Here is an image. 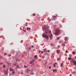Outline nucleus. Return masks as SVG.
Returning <instances> with one entry per match:
<instances>
[{
    "label": "nucleus",
    "mask_w": 76,
    "mask_h": 76,
    "mask_svg": "<svg viewBox=\"0 0 76 76\" xmlns=\"http://www.w3.org/2000/svg\"><path fill=\"white\" fill-rule=\"evenodd\" d=\"M43 30L44 31H45V33H44L42 34V37L43 38H46L47 39H48V37L47 35L45 34H48V28L46 27H45L43 28Z\"/></svg>",
    "instance_id": "1"
},
{
    "label": "nucleus",
    "mask_w": 76,
    "mask_h": 76,
    "mask_svg": "<svg viewBox=\"0 0 76 76\" xmlns=\"http://www.w3.org/2000/svg\"><path fill=\"white\" fill-rule=\"evenodd\" d=\"M0 64L1 65H2V64H3V63H0Z\"/></svg>",
    "instance_id": "40"
},
{
    "label": "nucleus",
    "mask_w": 76,
    "mask_h": 76,
    "mask_svg": "<svg viewBox=\"0 0 76 76\" xmlns=\"http://www.w3.org/2000/svg\"><path fill=\"white\" fill-rule=\"evenodd\" d=\"M10 75H11V74H10Z\"/></svg>",
    "instance_id": "58"
},
{
    "label": "nucleus",
    "mask_w": 76,
    "mask_h": 76,
    "mask_svg": "<svg viewBox=\"0 0 76 76\" xmlns=\"http://www.w3.org/2000/svg\"><path fill=\"white\" fill-rule=\"evenodd\" d=\"M21 73L22 75H23V73L22 72H21Z\"/></svg>",
    "instance_id": "39"
},
{
    "label": "nucleus",
    "mask_w": 76,
    "mask_h": 76,
    "mask_svg": "<svg viewBox=\"0 0 76 76\" xmlns=\"http://www.w3.org/2000/svg\"><path fill=\"white\" fill-rule=\"evenodd\" d=\"M53 66H54V67H56V65H55V64H53Z\"/></svg>",
    "instance_id": "37"
},
{
    "label": "nucleus",
    "mask_w": 76,
    "mask_h": 76,
    "mask_svg": "<svg viewBox=\"0 0 76 76\" xmlns=\"http://www.w3.org/2000/svg\"><path fill=\"white\" fill-rule=\"evenodd\" d=\"M55 71H56V72H57V70L55 69Z\"/></svg>",
    "instance_id": "49"
},
{
    "label": "nucleus",
    "mask_w": 76,
    "mask_h": 76,
    "mask_svg": "<svg viewBox=\"0 0 76 76\" xmlns=\"http://www.w3.org/2000/svg\"><path fill=\"white\" fill-rule=\"evenodd\" d=\"M57 18V17H56V16H55L54 15L53 16V19H56L57 18Z\"/></svg>",
    "instance_id": "6"
},
{
    "label": "nucleus",
    "mask_w": 76,
    "mask_h": 76,
    "mask_svg": "<svg viewBox=\"0 0 76 76\" xmlns=\"http://www.w3.org/2000/svg\"><path fill=\"white\" fill-rule=\"evenodd\" d=\"M37 57V55H36L35 56H34V58H36V57Z\"/></svg>",
    "instance_id": "26"
},
{
    "label": "nucleus",
    "mask_w": 76,
    "mask_h": 76,
    "mask_svg": "<svg viewBox=\"0 0 76 76\" xmlns=\"http://www.w3.org/2000/svg\"><path fill=\"white\" fill-rule=\"evenodd\" d=\"M17 66L16 67H17L18 69H20V68H19V65H16Z\"/></svg>",
    "instance_id": "16"
},
{
    "label": "nucleus",
    "mask_w": 76,
    "mask_h": 76,
    "mask_svg": "<svg viewBox=\"0 0 76 76\" xmlns=\"http://www.w3.org/2000/svg\"><path fill=\"white\" fill-rule=\"evenodd\" d=\"M64 40H65V41H67V37H65Z\"/></svg>",
    "instance_id": "10"
},
{
    "label": "nucleus",
    "mask_w": 76,
    "mask_h": 76,
    "mask_svg": "<svg viewBox=\"0 0 76 76\" xmlns=\"http://www.w3.org/2000/svg\"><path fill=\"white\" fill-rule=\"evenodd\" d=\"M26 72H27V73H29V72H28V70H26Z\"/></svg>",
    "instance_id": "28"
},
{
    "label": "nucleus",
    "mask_w": 76,
    "mask_h": 76,
    "mask_svg": "<svg viewBox=\"0 0 76 76\" xmlns=\"http://www.w3.org/2000/svg\"><path fill=\"white\" fill-rule=\"evenodd\" d=\"M4 72H6V71H5V70H4Z\"/></svg>",
    "instance_id": "46"
},
{
    "label": "nucleus",
    "mask_w": 76,
    "mask_h": 76,
    "mask_svg": "<svg viewBox=\"0 0 76 76\" xmlns=\"http://www.w3.org/2000/svg\"><path fill=\"white\" fill-rule=\"evenodd\" d=\"M65 43H66V44H67V42H64Z\"/></svg>",
    "instance_id": "48"
},
{
    "label": "nucleus",
    "mask_w": 76,
    "mask_h": 76,
    "mask_svg": "<svg viewBox=\"0 0 76 76\" xmlns=\"http://www.w3.org/2000/svg\"><path fill=\"white\" fill-rule=\"evenodd\" d=\"M49 37L50 39H53V34H51L49 36Z\"/></svg>",
    "instance_id": "5"
},
{
    "label": "nucleus",
    "mask_w": 76,
    "mask_h": 76,
    "mask_svg": "<svg viewBox=\"0 0 76 76\" xmlns=\"http://www.w3.org/2000/svg\"><path fill=\"white\" fill-rule=\"evenodd\" d=\"M31 73H30V75H34V73L32 72V69H31Z\"/></svg>",
    "instance_id": "4"
},
{
    "label": "nucleus",
    "mask_w": 76,
    "mask_h": 76,
    "mask_svg": "<svg viewBox=\"0 0 76 76\" xmlns=\"http://www.w3.org/2000/svg\"><path fill=\"white\" fill-rule=\"evenodd\" d=\"M60 39V37H58L57 38V40H58V39Z\"/></svg>",
    "instance_id": "19"
},
{
    "label": "nucleus",
    "mask_w": 76,
    "mask_h": 76,
    "mask_svg": "<svg viewBox=\"0 0 76 76\" xmlns=\"http://www.w3.org/2000/svg\"><path fill=\"white\" fill-rule=\"evenodd\" d=\"M12 74H13V75H15V72L13 71L12 72Z\"/></svg>",
    "instance_id": "11"
},
{
    "label": "nucleus",
    "mask_w": 76,
    "mask_h": 76,
    "mask_svg": "<svg viewBox=\"0 0 76 76\" xmlns=\"http://www.w3.org/2000/svg\"><path fill=\"white\" fill-rule=\"evenodd\" d=\"M35 59H33V60H32V61L33 62V61H35Z\"/></svg>",
    "instance_id": "43"
},
{
    "label": "nucleus",
    "mask_w": 76,
    "mask_h": 76,
    "mask_svg": "<svg viewBox=\"0 0 76 76\" xmlns=\"http://www.w3.org/2000/svg\"><path fill=\"white\" fill-rule=\"evenodd\" d=\"M16 64H14V66H16Z\"/></svg>",
    "instance_id": "32"
},
{
    "label": "nucleus",
    "mask_w": 76,
    "mask_h": 76,
    "mask_svg": "<svg viewBox=\"0 0 76 76\" xmlns=\"http://www.w3.org/2000/svg\"><path fill=\"white\" fill-rule=\"evenodd\" d=\"M43 50H44V51L45 52L47 53V49H44Z\"/></svg>",
    "instance_id": "9"
},
{
    "label": "nucleus",
    "mask_w": 76,
    "mask_h": 76,
    "mask_svg": "<svg viewBox=\"0 0 76 76\" xmlns=\"http://www.w3.org/2000/svg\"><path fill=\"white\" fill-rule=\"evenodd\" d=\"M69 56L70 57H72V55H69Z\"/></svg>",
    "instance_id": "31"
},
{
    "label": "nucleus",
    "mask_w": 76,
    "mask_h": 76,
    "mask_svg": "<svg viewBox=\"0 0 76 76\" xmlns=\"http://www.w3.org/2000/svg\"><path fill=\"white\" fill-rule=\"evenodd\" d=\"M30 29H31V28H28V27L27 28V30H30Z\"/></svg>",
    "instance_id": "17"
},
{
    "label": "nucleus",
    "mask_w": 76,
    "mask_h": 76,
    "mask_svg": "<svg viewBox=\"0 0 76 76\" xmlns=\"http://www.w3.org/2000/svg\"><path fill=\"white\" fill-rule=\"evenodd\" d=\"M72 62L74 63V64L76 65V60H75L73 59L72 61Z\"/></svg>",
    "instance_id": "3"
},
{
    "label": "nucleus",
    "mask_w": 76,
    "mask_h": 76,
    "mask_svg": "<svg viewBox=\"0 0 76 76\" xmlns=\"http://www.w3.org/2000/svg\"><path fill=\"white\" fill-rule=\"evenodd\" d=\"M24 67L25 68H26V66H24Z\"/></svg>",
    "instance_id": "45"
},
{
    "label": "nucleus",
    "mask_w": 76,
    "mask_h": 76,
    "mask_svg": "<svg viewBox=\"0 0 76 76\" xmlns=\"http://www.w3.org/2000/svg\"><path fill=\"white\" fill-rule=\"evenodd\" d=\"M60 60V58H58V59H57V60L58 61V60Z\"/></svg>",
    "instance_id": "35"
},
{
    "label": "nucleus",
    "mask_w": 76,
    "mask_h": 76,
    "mask_svg": "<svg viewBox=\"0 0 76 76\" xmlns=\"http://www.w3.org/2000/svg\"><path fill=\"white\" fill-rule=\"evenodd\" d=\"M49 34H50L51 32V31L50 30H49Z\"/></svg>",
    "instance_id": "29"
},
{
    "label": "nucleus",
    "mask_w": 76,
    "mask_h": 76,
    "mask_svg": "<svg viewBox=\"0 0 76 76\" xmlns=\"http://www.w3.org/2000/svg\"><path fill=\"white\" fill-rule=\"evenodd\" d=\"M66 53H68V51L67 50H66Z\"/></svg>",
    "instance_id": "30"
},
{
    "label": "nucleus",
    "mask_w": 76,
    "mask_h": 76,
    "mask_svg": "<svg viewBox=\"0 0 76 76\" xmlns=\"http://www.w3.org/2000/svg\"><path fill=\"white\" fill-rule=\"evenodd\" d=\"M75 58L76 59V56L75 57Z\"/></svg>",
    "instance_id": "59"
},
{
    "label": "nucleus",
    "mask_w": 76,
    "mask_h": 76,
    "mask_svg": "<svg viewBox=\"0 0 76 76\" xmlns=\"http://www.w3.org/2000/svg\"><path fill=\"white\" fill-rule=\"evenodd\" d=\"M11 56V54H9L8 55L9 57H10V56Z\"/></svg>",
    "instance_id": "25"
},
{
    "label": "nucleus",
    "mask_w": 76,
    "mask_h": 76,
    "mask_svg": "<svg viewBox=\"0 0 76 76\" xmlns=\"http://www.w3.org/2000/svg\"><path fill=\"white\" fill-rule=\"evenodd\" d=\"M4 74L6 75V72H4Z\"/></svg>",
    "instance_id": "44"
},
{
    "label": "nucleus",
    "mask_w": 76,
    "mask_h": 76,
    "mask_svg": "<svg viewBox=\"0 0 76 76\" xmlns=\"http://www.w3.org/2000/svg\"><path fill=\"white\" fill-rule=\"evenodd\" d=\"M9 70V69H7V72H8V71Z\"/></svg>",
    "instance_id": "34"
},
{
    "label": "nucleus",
    "mask_w": 76,
    "mask_h": 76,
    "mask_svg": "<svg viewBox=\"0 0 76 76\" xmlns=\"http://www.w3.org/2000/svg\"><path fill=\"white\" fill-rule=\"evenodd\" d=\"M41 52V51H39V53H40Z\"/></svg>",
    "instance_id": "52"
},
{
    "label": "nucleus",
    "mask_w": 76,
    "mask_h": 76,
    "mask_svg": "<svg viewBox=\"0 0 76 76\" xmlns=\"http://www.w3.org/2000/svg\"><path fill=\"white\" fill-rule=\"evenodd\" d=\"M27 70L28 71V72H30L31 71L30 70H29V69H27Z\"/></svg>",
    "instance_id": "21"
},
{
    "label": "nucleus",
    "mask_w": 76,
    "mask_h": 76,
    "mask_svg": "<svg viewBox=\"0 0 76 76\" xmlns=\"http://www.w3.org/2000/svg\"><path fill=\"white\" fill-rule=\"evenodd\" d=\"M12 52H15V51H12Z\"/></svg>",
    "instance_id": "57"
},
{
    "label": "nucleus",
    "mask_w": 76,
    "mask_h": 76,
    "mask_svg": "<svg viewBox=\"0 0 76 76\" xmlns=\"http://www.w3.org/2000/svg\"><path fill=\"white\" fill-rule=\"evenodd\" d=\"M42 53H43V51L42 52Z\"/></svg>",
    "instance_id": "54"
},
{
    "label": "nucleus",
    "mask_w": 76,
    "mask_h": 76,
    "mask_svg": "<svg viewBox=\"0 0 76 76\" xmlns=\"http://www.w3.org/2000/svg\"><path fill=\"white\" fill-rule=\"evenodd\" d=\"M62 46L65 47V44L64 43H62Z\"/></svg>",
    "instance_id": "12"
},
{
    "label": "nucleus",
    "mask_w": 76,
    "mask_h": 76,
    "mask_svg": "<svg viewBox=\"0 0 76 76\" xmlns=\"http://www.w3.org/2000/svg\"><path fill=\"white\" fill-rule=\"evenodd\" d=\"M43 58H45V56H42Z\"/></svg>",
    "instance_id": "27"
},
{
    "label": "nucleus",
    "mask_w": 76,
    "mask_h": 76,
    "mask_svg": "<svg viewBox=\"0 0 76 76\" xmlns=\"http://www.w3.org/2000/svg\"><path fill=\"white\" fill-rule=\"evenodd\" d=\"M30 49H31V48H29V50H30Z\"/></svg>",
    "instance_id": "55"
},
{
    "label": "nucleus",
    "mask_w": 76,
    "mask_h": 76,
    "mask_svg": "<svg viewBox=\"0 0 76 76\" xmlns=\"http://www.w3.org/2000/svg\"><path fill=\"white\" fill-rule=\"evenodd\" d=\"M6 67V65H3V68H5Z\"/></svg>",
    "instance_id": "14"
},
{
    "label": "nucleus",
    "mask_w": 76,
    "mask_h": 76,
    "mask_svg": "<svg viewBox=\"0 0 76 76\" xmlns=\"http://www.w3.org/2000/svg\"><path fill=\"white\" fill-rule=\"evenodd\" d=\"M49 69H51V66H49Z\"/></svg>",
    "instance_id": "38"
},
{
    "label": "nucleus",
    "mask_w": 76,
    "mask_h": 76,
    "mask_svg": "<svg viewBox=\"0 0 76 76\" xmlns=\"http://www.w3.org/2000/svg\"><path fill=\"white\" fill-rule=\"evenodd\" d=\"M75 53H76V52H73V54H75Z\"/></svg>",
    "instance_id": "23"
},
{
    "label": "nucleus",
    "mask_w": 76,
    "mask_h": 76,
    "mask_svg": "<svg viewBox=\"0 0 76 76\" xmlns=\"http://www.w3.org/2000/svg\"><path fill=\"white\" fill-rule=\"evenodd\" d=\"M35 15H36V14H35V13H34L33 14V16H35Z\"/></svg>",
    "instance_id": "20"
},
{
    "label": "nucleus",
    "mask_w": 76,
    "mask_h": 76,
    "mask_svg": "<svg viewBox=\"0 0 76 76\" xmlns=\"http://www.w3.org/2000/svg\"><path fill=\"white\" fill-rule=\"evenodd\" d=\"M60 66V67H62V65H61Z\"/></svg>",
    "instance_id": "53"
},
{
    "label": "nucleus",
    "mask_w": 76,
    "mask_h": 76,
    "mask_svg": "<svg viewBox=\"0 0 76 76\" xmlns=\"http://www.w3.org/2000/svg\"><path fill=\"white\" fill-rule=\"evenodd\" d=\"M47 51H48V53L50 52V50H48Z\"/></svg>",
    "instance_id": "41"
},
{
    "label": "nucleus",
    "mask_w": 76,
    "mask_h": 76,
    "mask_svg": "<svg viewBox=\"0 0 76 76\" xmlns=\"http://www.w3.org/2000/svg\"><path fill=\"white\" fill-rule=\"evenodd\" d=\"M32 63H33V61H31L30 62V64H32Z\"/></svg>",
    "instance_id": "15"
},
{
    "label": "nucleus",
    "mask_w": 76,
    "mask_h": 76,
    "mask_svg": "<svg viewBox=\"0 0 76 76\" xmlns=\"http://www.w3.org/2000/svg\"><path fill=\"white\" fill-rule=\"evenodd\" d=\"M31 47H32V48H34V46L33 45H32L31 46Z\"/></svg>",
    "instance_id": "42"
},
{
    "label": "nucleus",
    "mask_w": 76,
    "mask_h": 76,
    "mask_svg": "<svg viewBox=\"0 0 76 76\" xmlns=\"http://www.w3.org/2000/svg\"><path fill=\"white\" fill-rule=\"evenodd\" d=\"M57 63H55V64H57Z\"/></svg>",
    "instance_id": "56"
},
{
    "label": "nucleus",
    "mask_w": 76,
    "mask_h": 76,
    "mask_svg": "<svg viewBox=\"0 0 76 76\" xmlns=\"http://www.w3.org/2000/svg\"><path fill=\"white\" fill-rule=\"evenodd\" d=\"M45 61H46V62L45 63V64H46L47 63V60H45Z\"/></svg>",
    "instance_id": "22"
},
{
    "label": "nucleus",
    "mask_w": 76,
    "mask_h": 76,
    "mask_svg": "<svg viewBox=\"0 0 76 76\" xmlns=\"http://www.w3.org/2000/svg\"><path fill=\"white\" fill-rule=\"evenodd\" d=\"M72 57H70L68 58V60H72Z\"/></svg>",
    "instance_id": "13"
},
{
    "label": "nucleus",
    "mask_w": 76,
    "mask_h": 76,
    "mask_svg": "<svg viewBox=\"0 0 76 76\" xmlns=\"http://www.w3.org/2000/svg\"><path fill=\"white\" fill-rule=\"evenodd\" d=\"M60 33V30L59 29H56L54 34L55 35H59Z\"/></svg>",
    "instance_id": "2"
},
{
    "label": "nucleus",
    "mask_w": 76,
    "mask_h": 76,
    "mask_svg": "<svg viewBox=\"0 0 76 76\" xmlns=\"http://www.w3.org/2000/svg\"><path fill=\"white\" fill-rule=\"evenodd\" d=\"M55 71V70H53V72H54V71Z\"/></svg>",
    "instance_id": "47"
},
{
    "label": "nucleus",
    "mask_w": 76,
    "mask_h": 76,
    "mask_svg": "<svg viewBox=\"0 0 76 76\" xmlns=\"http://www.w3.org/2000/svg\"><path fill=\"white\" fill-rule=\"evenodd\" d=\"M60 51L59 50H58L57 51V54H59L60 53Z\"/></svg>",
    "instance_id": "7"
},
{
    "label": "nucleus",
    "mask_w": 76,
    "mask_h": 76,
    "mask_svg": "<svg viewBox=\"0 0 76 76\" xmlns=\"http://www.w3.org/2000/svg\"><path fill=\"white\" fill-rule=\"evenodd\" d=\"M69 76H72V75H71V74H70V75H69Z\"/></svg>",
    "instance_id": "51"
},
{
    "label": "nucleus",
    "mask_w": 76,
    "mask_h": 76,
    "mask_svg": "<svg viewBox=\"0 0 76 76\" xmlns=\"http://www.w3.org/2000/svg\"><path fill=\"white\" fill-rule=\"evenodd\" d=\"M4 56H6V55H7V53H5L4 54Z\"/></svg>",
    "instance_id": "24"
},
{
    "label": "nucleus",
    "mask_w": 76,
    "mask_h": 76,
    "mask_svg": "<svg viewBox=\"0 0 76 76\" xmlns=\"http://www.w3.org/2000/svg\"><path fill=\"white\" fill-rule=\"evenodd\" d=\"M61 65H63V64L61 63Z\"/></svg>",
    "instance_id": "50"
},
{
    "label": "nucleus",
    "mask_w": 76,
    "mask_h": 76,
    "mask_svg": "<svg viewBox=\"0 0 76 76\" xmlns=\"http://www.w3.org/2000/svg\"><path fill=\"white\" fill-rule=\"evenodd\" d=\"M14 70L12 69L11 68H10V71H13Z\"/></svg>",
    "instance_id": "8"
},
{
    "label": "nucleus",
    "mask_w": 76,
    "mask_h": 76,
    "mask_svg": "<svg viewBox=\"0 0 76 76\" xmlns=\"http://www.w3.org/2000/svg\"><path fill=\"white\" fill-rule=\"evenodd\" d=\"M75 72H71V74H75Z\"/></svg>",
    "instance_id": "18"
},
{
    "label": "nucleus",
    "mask_w": 76,
    "mask_h": 76,
    "mask_svg": "<svg viewBox=\"0 0 76 76\" xmlns=\"http://www.w3.org/2000/svg\"><path fill=\"white\" fill-rule=\"evenodd\" d=\"M7 64H8V65H9V62H7Z\"/></svg>",
    "instance_id": "36"
},
{
    "label": "nucleus",
    "mask_w": 76,
    "mask_h": 76,
    "mask_svg": "<svg viewBox=\"0 0 76 76\" xmlns=\"http://www.w3.org/2000/svg\"><path fill=\"white\" fill-rule=\"evenodd\" d=\"M7 74H8V72H6V74L7 75Z\"/></svg>",
    "instance_id": "33"
},
{
    "label": "nucleus",
    "mask_w": 76,
    "mask_h": 76,
    "mask_svg": "<svg viewBox=\"0 0 76 76\" xmlns=\"http://www.w3.org/2000/svg\"><path fill=\"white\" fill-rule=\"evenodd\" d=\"M20 61V60H19V61Z\"/></svg>",
    "instance_id": "60"
}]
</instances>
